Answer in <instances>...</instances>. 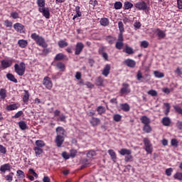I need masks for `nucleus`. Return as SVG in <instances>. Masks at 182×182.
Wrapping results in <instances>:
<instances>
[{
	"label": "nucleus",
	"mask_w": 182,
	"mask_h": 182,
	"mask_svg": "<svg viewBox=\"0 0 182 182\" xmlns=\"http://www.w3.org/2000/svg\"><path fill=\"white\" fill-rule=\"evenodd\" d=\"M31 39L35 41V42L38 45V46H41L42 48H48V43L45 41V38L36 33H33L31 35Z\"/></svg>",
	"instance_id": "1"
},
{
	"label": "nucleus",
	"mask_w": 182,
	"mask_h": 182,
	"mask_svg": "<svg viewBox=\"0 0 182 182\" xmlns=\"http://www.w3.org/2000/svg\"><path fill=\"white\" fill-rule=\"evenodd\" d=\"M25 70H26V65L25 63L21 62L19 64L16 63L14 65V71L18 76H23L25 75Z\"/></svg>",
	"instance_id": "2"
},
{
	"label": "nucleus",
	"mask_w": 182,
	"mask_h": 182,
	"mask_svg": "<svg viewBox=\"0 0 182 182\" xmlns=\"http://www.w3.org/2000/svg\"><path fill=\"white\" fill-rule=\"evenodd\" d=\"M143 142L144 144V150L147 154H151L153 153V144L149 138H144Z\"/></svg>",
	"instance_id": "3"
},
{
	"label": "nucleus",
	"mask_w": 182,
	"mask_h": 182,
	"mask_svg": "<svg viewBox=\"0 0 182 182\" xmlns=\"http://www.w3.org/2000/svg\"><path fill=\"white\" fill-rule=\"evenodd\" d=\"M136 79L139 82H149V80H150V75L145 74V75L143 76V73H141V71L138 70V72L136 73Z\"/></svg>",
	"instance_id": "4"
},
{
	"label": "nucleus",
	"mask_w": 182,
	"mask_h": 182,
	"mask_svg": "<svg viewBox=\"0 0 182 182\" xmlns=\"http://www.w3.org/2000/svg\"><path fill=\"white\" fill-rule=\"evenodd\" d=\"M135 8L138 11H147L149 9V5L144 1H139L134 4Z\"/></svg>",
	"instance_id": "5"
},
{
	"label": "nucleus",
	"mask_w": 182,
	"mask_h": 182,
	"mask_svg": "<svg viewBox=\"0 0 182 182\" xmlns=\"http://www.w3.org/2000/svg\"><path fill=\"white\" fill-rule=\"evenodd\" d=\"M43 85L45 86L46 89L48 90H51L52 87H53V82H52V80L50 77L46 76L43 80Z\"/></svg>",
	"instance_id": "6"
},
{
	"label": "nucleus",
	"mask_w": 182,
	"mask_h": 182,
	"mask_svg": "<svg viewBox=\"0 0 182 182\" xmlns=\"http://www.w3.org/2000/svg\"><path fill=\"white\" fill-rule=\"evenodd\" d=\"M54 117H56L57 122H66V116H65V114H60V110L56 109L54 111Z\"/></svg>",
	"instance_id": "7"
},
{
	"label": "nucleus",
	"mask_w": 182,
	"mask_h": 182,
	"mask_svg": "<svg viewBox=\"0 0 182 182\" xmlns=\"http://www.w3.org/2000/svg\"><path fill=\"white\" fill-rule=\"evenodd\" d=\"M131 92L130 85L126 82L122 83V87L121 88L119 93L121 95H129Z\"/></svg>",
	"instance_id": "8"
},
{
	"label": "nucleus",
	"mask_w": 182,
	"mask_h": 182,
	"mask_svg": "<svg viewBox=\"0 0 182 182\" xmlns=\"http://www.w3.org/2000/svg\"><path fill=\"white\" fill-rule=\"evenodd\" d=\"M83 49H85V44L82 42L77 43L75 48V55L79 56L83 52Z\"/></svg>",
	"instance_id": "9"
},
{
	"label": "nucleus",
	"mask_w": 182,
	"mask_h": 182,
	"mask_svg": "<svg viewBox=\"0 0 182 182\" xmlns=\"http://www.w3.org/2000/svg\"><path fill=\"white\" fill-rule=\"evenodd\" d=\"M38 11L40 14H42L43 16H44L46 19H49V18H50V11H49V8H38Z\"/></svg>",
	"instance_id": "10"
},
{
	"label": "nucleus",
	"mask_w": 182,
	"mask_h": 182,
	"mask_svg": "<svg viewBox=\"0 0 182 182\" xmlns=\"http://www.w3.org/2000/svg\"><path fill=\"white\" fill-rule=\"evenodd\" d=\"M14 28L18 33H25V26L21 23H16L14 24Z\"/></svg>",
	"instance_id": "11"
},
{
	"label": "nucleus",
	"mask_w": 182,
	"mask_h": 182,
	"mask_svg": "<svg viewBox=\"0 0 182 182\" xmlns=\"http://www.w3.org/2000/svg\"><path fill=\"white\" fill-rule=\"evenodd\" d=\"M12 63H14V60H3L1 61V68L3 69H8V68H11L12 66Z\"/></svg>",
	"instance_id": "12"
},
{
	"label": "nucleus",
	"mask_w": 182,
	"mask_h": 182,
	"mask_svg": "<svg viewBox=\"0 0 182 182\" xmlns=\"http://www.w3.org/2000/svg\"><path fill=\"white\" fill-rule=\"evenodd\" d=\"M154 32L156 33V36H158V39H164V38H166V31L160 28L155 29Z\"/></svg>",
	"instance_id": "13"
},
{
	"label": "nucleus",
	"mask_w": 182,
	"mask_h": 182,
	"mask_svg": "<svg viewBox=\"0 0 182 182\" xmlns=\"http://www.w3.org/2000/svg\"><path fill=\"white\" fill-rule=\"evenodd\" d=\"M55 141L57 147H62V144H63V141H65V136L57 135L55 136Z\"/></svg>",
	"instance_id": "14"
},
{
	"label": "nucleus",
	"mask_w": 182,
	"mask_h": 182,
	"mask_svg": "<svg viewBox=\"0 0 182 182\" xmlns=\"http://www.w3.org/2000/svg\"><path fill=\"white\" fill-rule=\"evenodd\" d=\"M111 69H112V67L110 66V64L105 65V66L102 70V75L103 76H105V77H107L109 76V75L110 74Z\"/></svg>",
	"instance_id": "15"
},
{
	"label": "nucleus",
	"mask_w": 182,
	"mask_h": 182,
	"mask_svg": "<svg viewBox=\"0 0 182 182\" xmlns=\"http://www.w3.org/2000/svg\"><path fill=\"white\" fill-rule=\"evenodd\" d=\"M54 60H69V58L67 55H64L62 53H58L55 57L54 58Z\"/></svg>",
	"instance_id": "16"
},
{
	"label": "nucleus",
	"mask_w": 182,
	"mask_h": 182,
	"mask_svg": "<svg viewBox=\"0 0 182 182\" xmlns=\"http://www.w3.org/2000/svg\"><path fill=\"white\" fill-rule=\"evenodd\" d=\"M55 132L57 136H61L65 137V134H66V130L63 127H58L55 129Z\"/></svg>",
	"instance_id": "17"
},
{
	"label": "nucleus",
	"mask_w": 182,
	"mask_h": 182,
	"mask_svg": "<svg viewBox=\"0 0 182 182\" xmlns=\"http://www.w3.org/2000/svg\"><path fill=\"white\" fill-rule=\"evenodd\" d=\"M124 65H127L128 68H135L136 67V61L134 60H132L128 58L124 61Z\"/></svg>",
	"instance_id": "18"
},
{
	"label": "nucleus",
	"mask_w": 182,
	"mask_h": 182,
	"mask_svg": "<svg viewBox=\"0 0 182 182\" xmlns=\"http://www.w3.org/2000/svg\"><path fill=\"white\" fill-rule=\"evenodd\" d=\"M100 119L97 117H92L91 120L90 121V123L92 127H96V126H99L100 124Z\"/></svg>",
	"instance_id": "19"
},
{
	"label": "nucleus",
	"mask_w": 182,
	"mask_h": 182,
	"mask_svg": "<svg viewBox=\"0 0 182 182\" xmlns=\"http://www.w3.org/2000/svg\"><path fill=\"white\" fill-rule=\"evenodd\" d=\"M0 171L1 173H6V171H11V164H4L0 166Z\"/></svg>",
	"instance_id": "20"
},
{
	"label": "nucleus",
	"mask_w": 182,
	"mask_h": 182,
	"mask_svg": "<svg viewBox=\"0 0 182 182\" xmlns=\"http://www.w3.org/2000/svg\"><path fill=\"white\" fill-rule=\"evenodd\" d=\"M105 40L107 43H109V45H113V43L116 42V37L113 36H105Z\"/></svg>",
	"instance_id": "21"
},
{
	"label": "nucleus",
	"mask_w": 182,
	"mask_h": 182,
	"mask_svg": "<svg viewBox=\"0 0 182 182\" xmlns=\"http://www.w3.org/2000/svg\"><path fill=\"white\" fill-rule=\"evenodd\" d=\"M17 109H19V104L18 103L7 105L6 107V109L8 112H11L12 110H16Z\"/></svg>",
	"instance_id": "22"
},
{
	"label": "nucleus",
	"mask_w": 182,
	"mask_h": 182,
	"mask_svg": "<svg viewBox=\"0 0 182 182\" xmlns=\"http://www.w3.org/2000/svg\"><path fill=\"white\" fill-rule=\"evenodd\" d=\"M35 145L36 146L34 147H36L38 149H43V147L46 146V144L43 140L38 139L36 141Z\"/></svg>",
	"instance_id": "23"
},
{
	"label": "nucleus",
	"mask_w": 182,
	"mask_h": 182,
	"mask_svg": "<svg viewBox=\"0 0 182 182\" xmlns=\"http://www.w3.org/2000/svg\"><path fill=\"white\" fill-rule=\"evenodd\" d=\"M108 154H109L112 161L116 163L117 160V154H116V152L113 149H109L108 150Z\"/></svg>",
	"instance_id": "24"
},
{
	"label": "nucleus",
	"mask_w": 182,
	"mask_h": 182,
	"mask_svg": "<svg viewBox=\"0 0 182 182\" xmlns=\"http://www.w3.org/2000/svg\"><path fill=\"white\" fill-rule=\"evenodd\" d=\"M30 96H31V95H29V91L24 90V94L23 95V103H25L26 105H28V103L29 102V97Z\"/></svg>",
	"instance_id": "25"
},
{
	"label": "nucleus",
	"mask_w": 182,
	"mask_h": 182,
	"mask_svg": "<svg viewBox=\"0 0 182 182\" xmlns=\"http://www.w3.org/2000/svg\"><path fill=\"white\" fill-rule=\"evenodd\" d=\"M140 120H141V122L142 123V124H144V125L150 124V123H151L150 118H149L146 115L141 117Z\"/></svg>",
	"instance_id": "26"
},
{
	"label": "nucleus",
	"mask_w": 182,
	"mask_h": 182,
	"mask_svg": "<svg viewBox=\"0 0 182 182\" xmlns=\"http://www.w3.org/2000/svg\"><path fill=\"white\" fill-rule=\"evenodd\" d=\"M6 77L8 79V80H10V82H13V83H18V80L12 73H7Z\"/></svg>",
	"instance_id": "27"
},
{
	"label": "nucleus",
	"mask_w": 182,
	"mask_h": 182,
	"mask_svg": "<svg viewBox=\"0 0 182 182\" xmlns=\"http://www.w3.org/2000/svg\"><path fill=\"white\" fill-rule=\"evenodd\" d=\"M119 153L121 156H130L132 154V150L123 148L120 149Z\"/></svg>",
	"instance_id": "28"
},
{
	"label": "nucleus",
	"mask_w": 182,
	"mask_h": 182,
	"mask_svg": "<svg viewBox=\"0 0 182 182\" xmlns=\"http://www.w3.org/2000/svg\"><path fill=\"white\" fill-rule=\"evenodd\" d=\"M18 45L19 48H21L22 49H25L26 46H28V41L21 39L18 41Z\"/></svg>",
	"instance_id": "29"
},
{
	"label": "nucleus",
	"mask_w": 182,
	"mask_h": 182,
	"mask_svg": "<svg viewBox=\"0 0 182 182\" xmlns=\"http://www.w3.org/2000/svg\"><path fill=\"white\" fill-rule=\"evenodd\" d=\"M161 122L164 126L168 127L171 124V119L168 117H165L162 119Z\"/></svg>",
	"instance_id": "30"
},
{
	"label": "nucleus",
	"mask_w": 182,
	"mask_h": 182,
	"mask_svg": "<svg viewBox=\"0 0 182 182\" xmlns=\"http://www.w3.org/2000/svg\"><path fill=\"white\" fill-rule=\"evenodd\" d=\"M33 150H34L36 157H41V155L43 154V149L42 148H36L34 146Z\"/></svg>",
	"instance_id": "31"
},
{
	"label": "nucleus",
	"mask_w": 182,
	"mask_h": 182,
	"mask_svg": "<svg viewBox=\"0 0 182 182\" xmlns=\"http://www.w3.org/2000/svg\"><path fill=\"white\" fill-rule=\"evenodd\" d=\"M100 23L102 26H109L110 21H109V18L105 17L100 19Z\"/></svg>",
	"instance_id": "32"
},
{
	"label": "nucleus",
	"mask_w": 182,
	"mask_h": 182,
	"mask_svg": "<svg viewBox=\"0 0 182 182\" xmlns=\"http://www.w3.org/2000/svg\"><path fill=\"white\" fill-rule=\"evenodd\" d=\"M18 127L21 130H28L29 129L25 121L18 122Z\"/></svg>",
	"instance_id": "33"
},
{
	"label": "nucleus",
	"mask_w": 182,
	"mask_h": 182,
	"mask_svg": "<svg viewBox=\"0 0 182 182\" xmlns=\"http://www.w3.org/2000/svg\"><path fill=\"white\" fill-rule=\"evenodd\" d=\"M75 12H76V14L73 18V21H75V19H76V18H80V16H82V13L80 11V6H77L75 7Z\"/></svg>",
	"instance_id": "34"
},
{
	"label": "nucleus",
	"mask_w": 182,
	"mask_h": 182,
	"mask_svg": "<svg viewBox=\"0 0 182 182\" xmlns=\"http://www.w3.org/2000/svg\"><path fill=\"white\" fill-rule=\"evenodd\" d=\"M123 52L125 53H127V55H133L134 53V50H133V48L126 46L125 48L124 49Z\"/></svg>",
	"instance_id": "35"
},
{
	"label": "nucleus",
	"mask_w": 182,
	"mask_h": 182,
	"mask_svg": "<svg viewBox=\"0 0 182 182\" xmlns=\"http://www.w3.org/2000/svg\"><path fill=\"white\" fill-rule=\"evenodd\" d=\"M104 82L105 80H103V77L99 76L95 80V85L96 86H103Z\"/></svg>",
	"instance_id": "36"
},
{
	"label": "nucleus",
	"mask_w": 182,
	"mask_h": 182,
	"mask_svg": "<svg viewBox=\"0 0 182 182\" xmlns=\"http://www.w3.org/2000/svg\"><path fill=\"white\" fill-rule=\"evenodd\" d=\"M142 130L145 133H151V126H150V124H145L144 125Z\"/></svg>",
	"instance_id": "37"
},
{
	"label": "nucleus",
	"mask_w": 182,
	"mask_h": 182,
	"mask_svg": "<svg viewBox=\"0 0 182 182\" xmlns=\"http://www.w3.org/2000/svg\"><path fill=\"white\" fill-rule=\"evenodd\" d=\"M120 107L123 112H129L130 111V105L127 103H124L120 105Z\"/></svg>",
	"instance_id": "38"
},
{
	"label": "nucleus",
	"mask_w": 182,
	"mask_h": 182,
	"mask_svg": "<svg viewBox=\"0 0 182 182\" xmlns=\"http://www.w3.org/2000/svg\"><path fill=\"white\" fill-rule=\"evenodd\" d=\"M6 98V90L5 88L0 89V99L2 100Z\"/></svg>",
	"instance_id": "39"
},
{
	"label": "nucleus",
	"mask_w": 182,
	"mask_h": 182,
	"mask_svg": "<svg viewBox=\"0 0 182 182\" xmlns=\"http://www.w3.org/2000/svg\"><path fill=\"white\" fill-rule=\"evenodd\" d=\"M97 112L98 114L102 116V114H103L104 113H106V108H105V107L103 106H99L97 108Z\"/></svg>",
	"instance_id": "40"
},
{
	"label": "nucleus",
	"mask_w": 182,
	"mask_h": 182,
	"mask_svg": "<svg viewBox=\"0 0 182 182\" xmlns=\"http://www.w3.org/2000/svg\"><path fill=\"white\" fill-rule=\"evenodd\" d=\"M68 45H69V43H68V42H66L63 40H60L58 41V46L61 49H63V48H66V46H68Z\"/></svg>",
	"instance_id": "41"
},
{
	"label": "nucleus",
	"mask_w": 182,
	"mask_h": 182,
	"mask_svg": "<svg viewBox=\"0 0 182 182\" xmlns=\"http://www.w3.org/2000/svg\"><path fill=\"white\" fill-rule=\"evenodd\" d=\"M50 53V48H44V49L42 50V53H41L39 55L41 56H48Z\"/></svg>",
	"instance_id": "42"
},
{
	"label": "nucleus",
	"mask_w": 182,
	"mask_h": 182,
	"mask_svg": "<svg viewBox=\"0 0 182 182\" xmlns=\"http://www.w3.org/2000/svg\"><path fill=\"white\" fill-rule=\"evenodd\" d=\"M133 6H134L133 4L131 3L130 1H125L124 3V9H126V10L132 9Z\"/></svg>",
	"instance_id": "43"
},
{
	"label": "nucleus",
	"mask_w": 182,
	"mask_h": 182,
	"mask_svg": "<svg viewBox=\"0 0 182 182\" xmlns=\"http://www.w3.org/2000/svg\"><path fill=\"white\" fill-rule=\"evenodd\" d=\"M16 176L18 178H25V172L19 169L16 171Z\"/></svg>",
	"instance_id": "44"
},
{
	"label": "nucleus",
	"mask_w": 182,
	"mask_h": 182,
	"mask_svg": "<svg viewBox=\"0 0 182 182\" xmlns=\"http://www.w3.org/2000/svg\"><path fill=\"white\" fill-rule=\"evenodd\" d=\"M123 46H124V43L117 41L115 43V48L116 49H118V50H122L123 49Z\"/></svg>",
	"instance_id": "45"
},
{
	"label": "nucleus",
	"mask_w": 182,
	"mask_h": 182,
	"mask_svg": "<svg viewBox=\"0 0 182 182\" xmlns=\"http://www.w3.org/2000/svg\"><path fill=\"white\" fill-rule=\"evenodd\" d=\"M173 178L175 180H178L179 181H182V172H176L173 175Z\"/></svg>",
	"instance_id": "46"
},
{
	"label": "nucleus",
	"mask_w": 182,
	"mask_h": 182,
	"mask_svg": "<svg viewBox=\"0 0 182 182\" xmlns=\"http://www.w3.org/2000/svg\"><path fill=\"white\" fill-rule=\"evenodd\" d=\"M36 4L38 8H45V5H46L45 0H37Z\"/></svg>",
	"instance_id": "47"
},
{
	"label": "nucleus",
	"mask_w": 182,
	"mask_h": 182,
	"mask_svg": "<svg viewBox=\"0 0 182 182\" xmlns=\"http://www.w3.org/2000/svg\"><path fill=\"white\" fill-rule=\"evenodd\" d=\"M114 9H122V8H123V4L122 3V1H116L114 4Z\"/></svg>",
	"instance_id": "48"
},
{
	"label": "nucleus",
	"mask_w": 182,
	"mask_h": 182,
	"mask_svg": "<svg viewBox=\"0 0 182 182\" xmlns=\"http://www.w3.org/2000/svg\"><path fill=\"white\" fill-rule=\"evenodd\" d=\"M164 105L165 107L166 108L164 113H165L166 116H168V113H170V109H171V107L170 106V104L168 102H165Z\"/></svg>",
	"instance_id": "49"
},
{
	"label": "nucleus",
	"mask_w": 182,
	"mask_h": 182,
	"mask_svg": "<svg viewBox=\"0 0 182 182\" xmlns=\"http://www.w3.org/2000/svg\"><path fill=\"white\" fill-rule=\"evenodd\" d=\"M154 75L155 77H158L159 79H161L164 77V73L159 72V71H154Z\"/></svg>",
	"instance_id": "50"
},
{
	"label": "nucleus",
	"mask_w": 182,
	"mask_h": 182,
	"mask_svg": "<svg viewBox=\"0 0 182 182\" xmlns=\"http://www.w3.org/2000/svg\"><path fill=\"white\" fill-rule=\"evenodd\" d=\"M10 17H11L12 19H19V14L16 11H12L10 14Z\"/></svg>",
	"instance_id": "51"
},
{
	"label": "nucleus",
	"mask_w": 182,
	"mask_h": 182,
	"mask_svg": "<svg viewBox=\"0 0 182 182\" xmlns=\"http://www.w3.org/2000/svg\"><path fill=\"white\" fill-rule=\"evenodd\" d=\"M147 95H149V96H152L153 97H156L158 92L156 91V90H150L147 92Z\"/></svg>",
	"instance_id": "52"
},
{
	"label": "nucleus",
	"mask_w": 182,
	"mask_h": 182,
	"mask_svg": "<svg viewBox=\"0 0 182 182\" xmlns=\"http://www.w3.org/2000/svg\"><path fill=\"white\" fill-rule=\"evenodd\" d=\"M118 28H119V33L124 32V25L123 24L122 21H119L118 22Z\"/></svg>",
	"instance_id": "53"
},
{
	"label": "nucleus",
	"mask_w": 182,
	"mask_h": 182,
	"mask_svg": "<svg viewBox=\"0 0 182 182\" xmlns=\"http://www.w3.org/2000/svg\"><path fill=\"white\" fill-rule=\"evenodd\" d=\"M124 161H125V163H130V162L133 161V156H132V154L127 155L124 157Z\"/></svg>",
	"instance_id": "54"
},
{
	"label": "nucleus",
	"mask_w": 182,
	"mask_h": 182,
	"mask_svg": "<svg viewBox=\"0 0 182 182\" xmlns=\"http://www.w3.org/2000/svg\"><path fill=\"white\" fill-rule=\"evenodd\" d=\"M77 154V151L76 149H71L70 151V157L75 159Z\"/></svg>",
	"instance_id": "55"
},
{
	"label": "nucleus",
	"mask_w": 182,
	"mask_h": 182,
	"mask_svg": "<svg viewBox=\"0 0 182 182\" xmlns=\"http://www.w3.org/2000/svg\"><path fill=\"white\" fill-rule=\"evenodd\" d=\"M149 42L147 41H143L141 42L140 46L141 48H144V49H147L149 48Z\"/></svg>",
	"instance_id": "56"
},
{
	"label": "nucleus",
	"mask_w": 182,
	"mask_h": 182,
	"mask_svg": "<svg viewBox=\"0 0 182 182\" xmlns=\"http://www.w3.org/2000/svg\"><path fill=\"white\" fill-rule=\"evenodd\" d=\"M4 25L6 28H12V21L9 20H5L4 21Z\"/></svg>",
	"instance_id": "57"
},
{
	"label": "nucleus",
	"mask_w": 182,
	"mask_h": 182,
	"mask_svg": "<svg viewBox=\"0 0 182 182\" xmlns=\"http://www.w3.org/2000/svg\"><path fill=\"white\" fill-rule=\"evenodd\" d=\"M95 156H96V151L93 150L88 151L87 154V156L90 159H92V157H95Z\"/></svg>",
	"instance_id": "58"
},
{
	"label": "nucleus",
	"mask_w": 182,
	"mask_h": 182,
	"mask_svg": "<svg viewBox=\"0 0 182 182\" xmlns=\"http://www.w3.org/2000/svg\"><path fill=\"white\" fill-rule=\"evenodd\" d=\"M113 119L114 122H119L120 120H122V115L116 114L114 115Z\"/></svg>",
	"instance_id": "59"
},
{
	"label": "nucleus",
	"mask_w": 182,
	"mask_h": 182,
	"mask_svg": "<svg viewBox=\"0 0 182 182\" xmlns=\"http://www.w3.org/2000/svg\"><path fill=\"white\" fill-rule=\"evenodd\" d=\"M171 144L173 147H178V141L176 139H172L171 141Z\"/></svg>",
	"instance_id": "60"
},
{
	"label": "nucleus",
	"mask_w": 182,
	"mask_h": 182,
	"mask_svg": "<svg viewBox=\"0 0 182 182\" xmlns=\"http://www.w3.org/2000/svg\"><path fill=\"white\" fill-rule=\"evenodd\" d=\"M0 154H6V148L4 145L0 144Z\"/></svg>",
	"instance_id": "61"
},
{
	"label": "nucleus",
	"mask_w": 182,
	"mask_h": 182,
	"mask_svg": "<svg viewBox=\"0 0 182 182\" xmlns=\"http://www.w3.org/2000/svg\"><path fill=\"white\" fill-rule=\"evenodd\" d=\"M172 173H173V168H168L166 169L165 174H166L168 177H170V176H171Z\"/></svg>",
	"instance_id": "62"
},
{
	"label": "nucleus",
	"mask_w": 182,
	"mask_h": 182,
	"mask_svg": "<svg viewBox=\"0 0 182 182\" xmlns=\"http://www.w3.org/2000/svg\"><path fill=\"white\" fill-rule=\"evenodd\" d=\"M58 69H60L61 70H64L65 69V64L63 63H58L56 65Z\"/></svg>",
	"instance_id": "63"
},
{
	"label": "nucleus",
	"mask_w": 182,
	"mask_h": 182,
	"mask_svg": "<svg viewBox=\"0 0 182 182\" xmlns=\"http://www.w3.org/2000/svg\"><path fill=\"white\" fill-rule=\"evenodd\" d=\"M124 38L123 37V33H119L118 35L117 42H124Z\"/></svg>",
	"instance_id": "64"
}]
</instances>
